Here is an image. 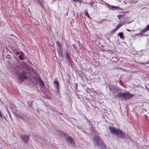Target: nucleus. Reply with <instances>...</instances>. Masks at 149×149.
<instances>
[{
    "mask_svg": "<svg viewBox=\"0 0 149 149\" xmlns=\"http://www.w3.org/2000/svg\"><path fill=\"white\" fill-rule=\"evenodd\" d=\"M84 13H85V14L87 16L88 18H90V16H89V15L88 13V12L87 10H86L84 11Z\"/></svg>",
    "mask_w": 149,
    "mask_h": 149,
    "instance_id": "nucleus-14",
    "label": "nucleus"
},
{
    "mask_svg": "<svg viewBox=\"0 0 149 149\" xmlns=\"http://www.w3.org/2000/svg\"><path fill=\"white\" fill-rule=\"evenodd\" d=\"M73 0L74 2H76L77 1H78V0Z\"/></svg>",
    "mask_w": 149,
    "mask_h": 149,
    "instance_id": "nucleus-21",
    "label": "nucleus"
},
{
    "mask_svg": "<svg viewBox=\"0 0 149 149\" xmlns=\"http://www.w3.org/2000/svg\"><path fill=\"white\" fill-rule=\"evenodd\" d=\"M17 117L19 119H20L21 120H24V117H23L19 115H17Z\"/></svg>",
    "mask_w": 149,
    "mask_h": 149,
    "instance_id": "nucleus-15",
    "label": "nucleus"
},
{
    "mask_svg": "<svg viewBox=\"0 0 149 149\" xmlns=\"http://www.w3.org/2000/svg\"><path fill=\"white\" fill-rule=\"evenodd\" d=\"M90 5L92 6H93V2H91L90 3Z\"/></svg>",
    "mask_w": 149,
    "mask_h": 149,
    "instance_id": "nucleus-18",
    "label": "nucleus"
},
{
    "mask_svg": "<svg viewBox=\"0 0 149 149\" xmlns=\"http://www.w3.org/2000/svg\"><path fill=\"white\" fill-rule=\"evenodd\" d=\"M54 86L55 87V92L56 94H59L60 92L59 82L58 81H55L54 82Z\"/></svg>",
    "mask_w": 149,
    "mask_h": 149,
    "instance_id": "nucleus-4",
    "label": "nucleus"
},
{
    "mask_svg": "<svg viewBox=\"0 0 149 149\" xmlns=\"http://www.w3.org/2000/svg\"><path fill=\"white\" fill-rule=\"evenodd\" d=\"M94 142L96 145L99 146L102 149H105L106 148V146L99 136H96L94 138Z\"/></svg>",
    "mask_w": 149,
    "mask_h": 149,
    "instance_id": "nucleus-3",
    "label": "nucleus"
},
{
    "mask_svg": "<svg viewBox=\"0 0 149 149\" xmlns=\"http://www.w3.org/2000/svg\"><path fill=\"white\" fill-rule=\"evenodd\" d=\"M126 30H127V31H129V32H130V31H132V30H130V29H126Z\"/></svg>",
    "mask_w": 149,
    "mask_h": 149,
    "instance_id": "nucleus-20",
    "label": "nucleus"
},
{
    "mask_svg": "<svg viewBox=\"0 0 149 149\" xmlns=\"http://www.w3.org/2000/svg\"><path fill=\"white\" fill-rule=\"evenodd\" d=\"M20 55L19 56V57L20 60H22L24 58V54L22 52L20 53Z\"/></svg>",
    "mask_w": 149,
    "mask_h": 149,
    "instance_id": "nucleus-9",
    "label": "nucleus"
},
{
    "mask_svg": "<svg viewBox=\"0 0 149 149\" xmlns=\"http://www.w3.org/2000/svg\"><path fill=\"white\" fill-rule=\"evenodd\" d=\"M107 5L108 6L109 8H111L113 9H118L119 8V7L118 6H111L109 4H108Z\"/></svg>",
    "mask_w": 149,
    "mask_h": 149,
    "instance_id": "nucleus-11",
    "label": "nucleus"
},
{
    "mask_svg": "<svg viewBox=\"0 0 149 149\" xmlns=\"http://www.w3.org/2000/svg\"><path fill=\"white\" fill-rule=\"evenodd\" d=\"M66 140L68 142L70 143L71 145L74 147L75 146L74 140L72 137L68 136L67 137Z\"/></svg>",
    "mask_w": 149,
    "mask_h": 149,
    "instance_id": "nucleus-6",
    "label": "nucleus"
},
{
    "mask_svg": "<svg viewBox=\"0 0 149 149\" xmlns=\"http://www.w3.org/2000/svg\"><path fill=\"white\" fill-rule=\"evenodd\" d=\"M39 83L40 86L42 87L44 86V84L43 81L41 79H39Z\"/></svg>",
    "mask_w": 149,
    "mask_h": 149,
    "instance_id": "nucleus-12",
    "label": "nucleus"
},
{
    "mask_svg": "<svg viewBox=\"0 0 149 149\" xmlns=\"http://www.w3.org/2000/svg\"><path fill=\"white\" fill-rule=\"evenodd\" d=\"M26 78L27 76L26 75V72H23L19 74L18 77V79L20 81H22L24 79H26Z\"/></svg>",
    "mask_w": 149,
    "mask_h": 149,
    "instance_id": "nucleus-5",
    "label": "nucleus"
},
{
    "mask_svg": "<svg viewBox=\"0 0 149 149\" xmlns=\"http://www.w3.org/2000/svg\"><path fill=\"white\" fill-rule=\"evenodd\" d=\"M57 132H59V131H57Z\"/></svg>",
    "mask_w": 149,
    "mask_h": 149,
    "instance_id": "nucleus-23",
    "label": "nucleus"
},
{
    "mask_svg": "<svg viewBox=\"0 0 149 149\" xmlns=\"http://www.w3.org/2000/svg\"><path fill=\"white\" fill-rule=\"evenodd\" d=\"M56 44L58 46V47L59 49H61L62 47L61 45L58 42H56Z\"/></svg>",
    "mask_w": 149,
    "mask_h": 149,
    "instance_id": "nucleus-13",
    "label": "nucleus"
},
{
    "mask_svg": "<svg viewBox=\"0 0 149 149\" xmlns=\"http://www.w3.org/2000/svg\"><path fill=\"white\" fill-rule=\"evenodd\" d=\"M109 128L112 133L117 135V136L120 138H123L124 137L125 134L120 130L115 127L111 126L109 127Z\"/></svg>",
    "mask_w": 149,
    "mask_h": 149,
    "instance_id": "nucleus-1",
    "label": "nucleus"
},
{
    "mask_svg": "<svg viewBox=\"0 0 149 149\" xmlns=\"http://www.w3.org/2000/svg\"><path fill=\"white\" fill-rule=\"evenodd\" d=\"M22 141L25 143H27L29 141V136L26 135H23L21 136Z\"/></svg>",
    "mask_w": 149,
    "mask_h": 149,
    "instance_id": "nucleus-7",
    "label": "nucleus"
},
{
    "mask_svg": "<svg viewBox=\"0 0 149 149\" xmlns=\"http://www.w3.org/2000/svg\"><path fill=\"white\" fill-rule=\"evenodd\" d=\"M124 22H121L119 23L118 25L116 27L113 29V32L115 31H117L119 28L121 27L122 26L124 25Z\"/></svg>",
    "mask_w": 149,
    "mask_h": 149,
    "instance_id": "nucleus-8",
    "label": "nucleus"
},
{
    "mask_svg": "<svg viewBox=\"0 0 149 149\" xmlns=\"http://www.w3.org/2000/svg\"><path fill=\"white\" fill-rule=\"evenodd\" d=\"M118 36H120V38L122 39H123L124 38V36L123 33L120 32L118 33Z\"/></svg>",
    "mask_w": 149,
    "mask_h": 149,
    "instance_id": "nucleus-10",
    "label": "nucleus"
},
{
    "mask_svg": "<svg viewBox=\"0 0 149 149\" xmlns=\"http://www.w3.org/2000/svg\"><path fill=\"white\" fill-rule=\"evenodd\" d=\"M7 58H10V55H8L7 56H6Z\"/></svg>",
    "mask_w": 149,
    "mask_h": 149,
    "instance_id": "nucleus-19",
    "label": "nucleus"
},
{
    "mask_svg": "<svg viewBox=\"0 0 149 149\" xmlns=\"http://www.w3.org/2000/svg\"><path fill=\"white\" fill-rule=\"evenodd\" d=\"M142 33H141H141H137V34H135V35L136 36H139V35H142L143 34H142Z\"/></svg>",
    "mask_w": 149,
    "mask_h": 149,
    "instance_id": "nucleus-17",
    "label": "nucleus"
},
{
    "mask_svg": "<svg viewBox=\"0 0 149 149\" xmlns=\"http://www.w3.org/2000/svg\"><path fill=\"white\" fill-rule=\"evenodd\" d=\"M19 54V52H17V55H18Z\"/></svg>",
    "mask_w": 149,
    "mask_h": 149,
    "instance_id": "nucleus-22",
    "label": "nucleus"
},
{
    "mask_svg": "<svg viewBox=\"0 0 149 149\" xmlns=\"http://www.w3.org/2000/svg\"><path fill=\"white\" fill-rule=\"evenodd\" d=\"M133 96V94H130L129 93L125 92L118 93L116 95L115 97L118 98L127 100L132 97Z\"/></svg>",
    "mask_w": 149,
    "mask_h": 149,
    "instance_id": "nucleus-2",
    "label": "nucleus"
},
{
    "mask_svg": "<svg viewBox=\"0 0 149 149\" xmlns=\"http://www.w3.org/2000/svg\"><path fill=\"white\" fill-rule=\"evenodd\" d=\"M58 52L60 54H62V52L61 51V49H59V50H58Z\"/></svg>",
    "mask_w": 149,
    "mask_h": 149,
    "instance_id": "nucleus-16",
    "label": "nucleus"
}]
</instances>
